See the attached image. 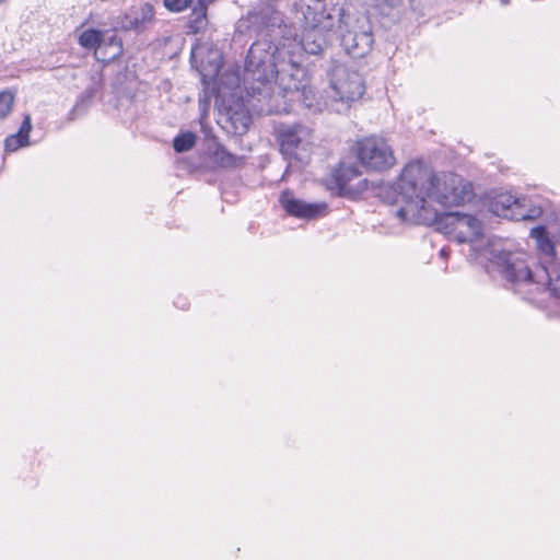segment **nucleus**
Masks as SVG:
<instances>
[{"mask_svg":"<svg viewBox=\"0 0 560 560\" xmlns=\"http://www.w3.org/2000/svg\"><path fill=\"white\" fill-rule=\"evenodd\" d=\"M30 144V139L25 136L16 132L15 135H11L4 140V150L7 152H15L20 148L26 147Z\"/></svg>","mask_w":560,"mask_h":560,"instance_id":"5701e85b","label":"nucleus"},{"mask_svg":"<svg viewBox=\"0 0 560 560\" xmlns=\"http://www.w3.org/2000/svg\"><path fill=\"white\" fill-rule=\"evenodd\" d=\"M402 213H404V210H402V209H400V210L398 211V214H399V215H402Z\"/></svg>","mask_w":560,"mask_h":560,"instance_id":"2f4dec72","label":"nucleus"},{"mask_svg":"<svg viewBox=\"0 0 560 560\" xmlns=\"http://www.w3.org/2000/svg\"><path fill=\"white\" fill-rule=\"evenodd\" d=\"M330 86L334 91V98L343 103H351L359 100L365 91L362 75L343 65L332 68Z\"/></svg>","mask_w":560,"mask_h":560,"instance_id":"1a4fd4ad","label":"nucleus"},{"mask_svg":"<svg viewBox=\"0 0 560 560\" xmlns=\"http://www.w3.org/2000/svg\"><path fill=\"white\" fill-rule=\"evenodd\" d=\"M440 255H441L442 257H446V256H447V252H446V249H445V248H442V249L440 250Z\"/></svg>","mask_w":560,"mask_h":560,"instance_id":"c85d7f7f","label":"nucleus"},{"mask_svg":"<svg viewBox=\"0 0 560 560\" xmlns=\"http://www.w3.org/2000/svg\"><path fill=\"white\" fill-rule=\"evenodd\" d=\"M14 94L9 91L0 92V119H4L12 110Z\"/></svg>","mask_w":560,"mask_h":560,"instance_id":"393cba45","label":"nucleus"},{"mask_svg":"<svg viewBox=\"0 0 560 560\" xmlns=\"http://www.w3.org/2000/svg\"><path fill=\"white\" fill-rule=\"evenodd\" d=\"M312 130L302 122H279L275 126V137L280 152L293 156L301 143L308 139Z\"/></svg>","mask_w":560,"mask_h":560,"instance_id":"f8f14e48","label":"nucleus"},{"mask_svg":"<svg viewBox=\"0 0 560 560\" xmlns=\"http://www.w3.org/2000/svg\"><path fill=\"white\" fill-rule=\"evenodd\" d=\"M164 7L172 12H182L186 10L191 2H163Z\"/></svg>","mask_w":560,"mask_h":560,"instance_id":"cd10ccee","label":"nucleus"},{"mask_svg":"<svg viewBox=\"0 0 560 560\" xmlns=\"http://www.w3.org/2000/svg\"><path fill=\"white\" fill-rule=\"evenodd\" d=\"M279 202L289 215L299 219L315 220L328 212L326 202H306L295 198L290 190L281 192Z\"/></svg>","mask_w":560,"mask_h":560,"instance_id":"ddd939ff","label":"nucleus"},{"mask_svg":"<svg viewBox=\"0 0 560 560\" xmlns=\"http://www.w3.org/2000/svg\"><path fill=\"white\" fill-rule=\"evenodd\" d=\"M513 207L521 209L523 205L520 203L518 199L509 192H501L495 195L490 201L491 211L499 217H509V211H512Z\"/></svg>","mask_w":560,"mask_h":560,"instance_id":"6ab92c4d","label":"nucleus"},{"mask_svg":"<svg viewBox=\"0 0 560 560\" xmlns=\"http://www.w3.org/2000/svg\"><path fill=\"white\" fill-rule=\"evenodd\" d=\"M293 30L292 25L284 23L282 13L270 2H261L236 24V31L240 33L266 31V36L272 40H284L285 36L293 35Z\"/></svg>","mask_w":560,"mask_h":560,"instance_id":"20e7f679","label":"nucleus"},{"mask_svg":"<svg viewBox=\"0 0 560 560\" xmlns=\"http://www.w3.org/2000/svg\"><path fill=\"white\" fill-rule=\"evenodd\" d=\"M179 305H180L182 308H185L186 305H187V302L186 301L179 302Z\"/></svg>","mask_w":560,"mask_h":560,"instance_id":"c756f323","label":"nucleus"},{"mask_svg":"<svg viewBox=\"0 0 560 560\" xmlns=\"http://www.w3.org/2000/svg\"><path fill=\"white\" fill-rule=\"evenodd\" d=\"M98 93V86L96 83L86 86V89L78 96L70 115L73 116L78 113L84 112L93 102Z\"/></svg>","mask_w":560,"mask_h":560,"instance_id":"aec40b11","label":"nucleus"},{"mask_svg":"<svg viewBox=\"0 0 560 560\" xmlns=\"http://www.w3.org/2000/svg\"><path fill=\"white\" fill-rule=\"evenodd\" d=\"M179 305H180L182 308H185L186 305H187V302L186 301L179 302Z\"/></svg>","mask_w":560,"mask_h":560,"instance_id":"7c9ffc66","label":"nucleus"},{"mask_svg":"<svg viewBox=\"0 0 560 560\" xmlns=\"http://www.w3.org/2000/svg\"><path fill=\"white\" fill-rule=\"evenodd\" d=\"M360 175L361 172L355 164H347L341 162L331 173L330 188L336 189L338 196H348L351 192L348 188L349 183Z\"/></svg>","mask_w":560,"mask_h":560,"instance_id":"2eb2a0df","label":"nucleus"},{"mask_svg":"<svg viewBox=\"0 0 560 560\" xmlns=\"http://www.w3.org/2000/svg\"><path fill=\"white\" fill-rule=\"evenodd\" d=\"M537 284L538 289H548L552 296L560 300V262L555 266L547 267L540 273L535 276V281L522 283L521 285Z\"/></svg>","mask_w":560,"mask_h":560,"instance_id":"dca6fc26","label":"nucleus"},{"mask_svg":"<svg viewBox=\"0 0 560 560\" xmlns=\"http://www.w3.org/2000/svg\"><path fill=\"white\" fill-rule=\"evenodd\" d=\"M154 22V10L149 2L133 4L119 19L118 25L124 31L144 32Z\"/></svg>","mask_w":560,"mask_h":560,"instance_id":"4468645a","label":"nucleus"},{"mask_svg":"<svg viewBox=\"0 0 560 560\" xmlns=\"http://www.w3.org/2000/svg\"><path fill=\"white\" fill-rule=\"evenodd\" d=\"M423 221L438 224L445 233L453 234L458 243H472L482 237V223L472 214L432 211Z\"/></svg>","mask_w":560,"mask_h":560,"instance_id":"0eeeda50","label":"nucleus"},{"mask_svg":"<svg viewBox=\"0 0 560 560\" xmlns=\"http://www.w3.org/2000/svg\"><path fill=\"white\" fill-rule=\"evenodd\" d=\"M339 30L340 45L351 58H363L371 52L374 34L368 15L349 12Z\"/></svg>","mask_w":560,"mask_h":560,"instance_id":"423d86ee","label":"nucleus"},{"mask_svg":"<svg viewBox=\"0 0 560 560\" xmlns=\"http://www.w3.org/2000/svg\"><path fill=\"white\" fill-rule=\"evenodd\" d=\"M197 141V136L191 131H186L177 135L173 139V148L177 153H183L191 150Z\"/></svg>","mask_w":560,"mask_h":560,"instance_id":"4be33fe9","label":"nucleus"},{"mask_svg":"<svg viewBox=\"0 0 560 560\" xmlns=\"http://www.w3.org/2000/svg\"><path fill=\"white\" fill-rule=\"evenodd\" d=\"M276 82L287 93L302 92L306 93L308 86V74L302 66V59L293 54H288L277 67Z\"/></svg>","mask_w":560,"mask_h":560,"instance_id":"9d476101","label":"nucleus"},{"mask_svg":"<svg viewBox=\"0 0 560 560\" xmlns=\"http://www.w3.org/2000/svg\"><path fill=\"white\" fill-rule=\"evenodd\" d=\"M325 31L305 28L301 39H298L295 28L293 35L285 36L287 47L280 48V54H293L302 59L303 52L308 55H322L328 47Z\"/></svg>","mask_w":560,"mask_h":560,"instance_id":"9b49d317","label":"nucleus"},{"mask_svg":"<svg viewBox=\"0 0 560 560\" xmlns=\"http://www.w3.org/2000/svg\"><path fill=\"white\" fill-rule=\"evenodd\" d=\"M399 194L408 203L415 205L418 215L435 211L431 201L444 207L463 206L475 198L472 183L456 173H444L438 177L421 163H409L402 170L398 180Z\"/></svg>","mask_w":560,"mask_h":560,"instance_id":"f257e3e1","label":"nucleus"},{"mask_svg":"<svg viewBox=\"0 0 560 560\" xmlns=\"http://www.w3.org/2000/svg\"><path fill=\"white\" fill-rule=\"evenodd\" d=\"M287 47L284 40L261 38L254 42L246 55L243 72V84L248 96L255 97L264 92L268 94L277 67L288 54H280Z\"/></svg>","mask_w":560,"mask_h":560,"instance_id":"f03ea898","label":"nucleus"},{"mask_svg":"<svg viewBox=\"0 0 560 560\" xmlns=\"http://www.w3.org/2000/svg\"><path fill=\"white\" fill-rule=\"evenodd\" d=\"M530 237L537 242V248L540 253L539 264L533 270L527 261L512 253H503L499 256V266L504 278L515 287L522 283L535 281V276L546 270L547 267L555 266L559 261L556 257L555 244L548 235L546 226L539 225L530 230Z\"/></svg>","mask_w":560,"mask_h":560,"instance_id":"7ed1b4c3","label":"nucleus"},{"mask_svg":"<svg viewBox=\"0 0 560 560\" xmlns=\"http://www.w3.org/2000/svg\"><path fill=\"white\" fill-rule=\"evenodd\" d=\"M542 214V209L540 207H532L526 212L520 211L514 213L512 211L511 217H516L517 220H535Z\"/></svg>","mask_w":560,"mask_h":560,"instance_id":"a878e982","label":"nucleus"},{"mask_svg":"<svg viewBox=\"0 0 560 560\" xmlns=\"http://www.w3.org/2000/svg\"><path fill=\"white\" fill-rule=\"evenodd\" d=\"M211 160L214 164L223 168H237L244 164V156L229 152L224 145L215 144L211 152Z\"/></svg>","mask_w":560,"mask_h":560,"instance_id":"a211bd4d","label":"nucleus"},{"mask_svg":"<svg viewBox=\"0 0 560 560\" xmlns=\"http://www.w3.org/2000/svg\"><path fill=\"white\" fill-rule=\"evenodd\" d=\"M207 2H197L185 25L186 34L203 33L209 24Z\"/></svg>","mask_w":560,"mask_h":560,"instance_id":"f3484780","label":"nucleus"},{"mask_svg":"<svg viewBox=\"0 0 560 560\" xmlns=\"http://www.w3.org/2000/svg\"><path fill=\"white\" fill-rule=\"evenodd\" d=\"M354 152L368 172L383 173L396 164L390 144L382 137L369 136L358 140Z\"/></svg>","mask_w":560,"mask_h":560,"instance_id":"6e6552de","label":"nucleus"},{"mask_svg":"<svg viewBox=\"0 0 560 560\" xmlns=\"http://www.w3.org/2000/svg\"><path fill=\"white\" fill-rule=\"evenodd\" d=\"M30 144V139L25 136L16 132L15 135H11L4 140V150L7 152H15L20 148L26 147Z\"/></svg>","mask_w":560,"mask_h":560,"instance_id":"b1692460","label":"nucleus"},{"mask_svg":"<svg viewBox=\"0 0 560 560\" xmlns=\"http://www.w3.org/2000/svg\"><path fill=\"white\" fill-rule=\"evenodd\" d=\"M293 10L304 28L326 32L336 26L341 28L346 14L350 12L338 2H293Z\"/></svg>","mask_w":560,"mask_h":560,"instance_id":"39448f33","label":"nucleus"},{"mask_svg":"<svg viewBox=\"0 0 560 560\" xmlns=\"http://www.w3.org/2000/svg\"><path fill=\"white\" fill-rule=\"evenodd\" d=\"M104 42V34L101 31L89 28L79 36V44L85 49H97Z\"/></svg>","mask_w":560,"mask_h":560,"instance_id":"412c9836","label":"nucleus"},{"mask_svg":"<svg viewBox=\"0 0 560 560\" xmlns=\"http://www.w3.org/2000/svg\"><path fill=\"white\" fill-rule=\"evenodd\" d=\"M31 130H32L31 115L25 114L24 117H23V121H22L18 132L30 139Z\"/></svg>","mask_w":560,"mask_h":560,"instance_id":"bb28decb","label":"nucleus"}]
</instances>
